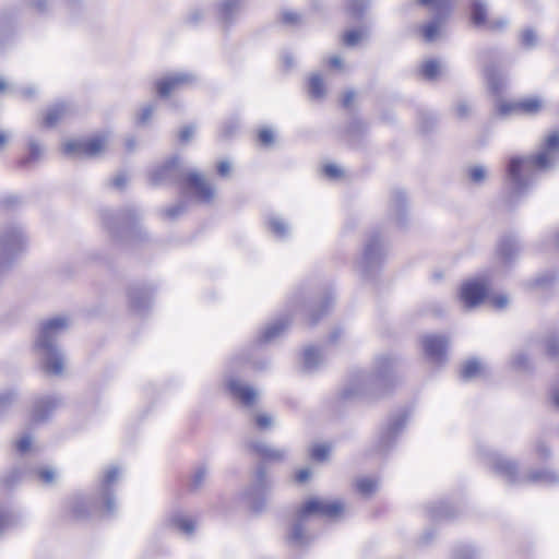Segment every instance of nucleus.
<instances>
[{"instance_id": "nucleus-31", "label": "nucleus", "mask_w": 559, "mask_h": 559, "mask_svg": "<svg viewBox=\"0 0 559 559\" xmlns=\"http://www.w3.org/2000/svg\"><path fill=\"white\" fill-rule=\"evenodd\" d=\"M169 524L186 536H191L195 530L194 521L181 512L174 513L169 518Z\"/></svg>"}, {"instance_id": "nucleus-13", "label": "nucleus", "mask_w": 559, "mask_h": 559, "mask_svg": "<svg viewBox=\"0 0 559 559\" xmlns=\"http://www.w3.org/2000/svg\"><path fill=\"white\" fill-rule=\"evenodd\" d=\"M107 147V138L103 135L86 140H70L63 144V152L73 158H93L99 156Z\"/></svg>"}, {"instance_id": "nucleus-6", "label": "nucleus", "mask_w": 559, "mask_h": 559, "mask_svg": "<svg viewBox=\"0 0 559 559\" xmlns=\"http://www.w3.org/2000/svg\"><path fill=\"white\" fill-rule=\"evenodd\" d=\"M487 463L491 469L508 484L544 486L559 484V473L555 469H532L525 474H521L515 461L497 452L487 454Z\"/></svg>"}, {"instance_id": "nucleus-59", "label": "nucleus", "mask_w": 559, "mask_h": 559, "mask_svg": "<svg viewBox=\"0 0 559 559\" xmlns=\"http://www.w3.org/2000/svg\"><path fill=\"white\" fill-rule=\"evenodd\" d=\"M357 97V92L354 88L345 90L341 95V105H352Z\"/></svg>"}, {"instance_id": "nucleus-28", "label": "nucleus", "mask_w": 559, "mask_h": 559, "mask_svg": "<svg viewBox=\"0 0 559 559\" xmlns=\"http://www.w3.org/2000/svg\"><path fill=\"white\" fill-rule=\"evenodd\" d=\"M323 362V355L314 346H307L302 353V368L307 372L317 370Z\"/></svg>"}, {"instance_id": "nucleus-18", "label": "nucleus", "mask_w": 559, "mask_h": 559, "mask_svg": "<svg viewBox=\"0 0 559 559\" xmlns=\"http://www.w3.org/2000/svg\"><path fill=\"white\" fill-rule=\"evenodd\" d=\"M487 293V284L484 281L473 280L463 284L460 298L466 309H472L484 300Z\"/></svg>"}, {"instance_id": "nucleus-5", "label": "nucleus", "mask_w": 559, "mask_h": 559, "mask_svg": "<svg viewBox=\"0 0 559 559\" xmlns=\"http://www.w3.org/2000/svg\"><path fill=\"white\" fill-rule=\"evenodd\" d=\"M396 360L390 356H379L371 372L356 371L352 373L342 390L344 400H355L366 395L381 393L390 382Z\"/></svg>"}, {"instance_id": "nucleus-54", "label": "nucleus", "mask_w": 559, "mask_h": 559, "mask_svg": "<svg viewBox=\"0 0 559 559\" xmlns=\"http://www.w3.org/2000/svg\"><path fill=\"white\" fill-rule=\"evenodd\" d=\"M26 4L38 13H47L50 9L49 0H26Z\"/></svg>"}, {"instance_id": "nucleus-21", "label": "nucleus", "mask_w": 559, "mask_h": 559, "mask_svg": "<svg viewBox=\"0 0 559 559\" xmlns=\"http://www.w3.org/2000/svg\"><path fill=\"white\" fill-rule=\"evenodd\" d=\"M227 386L230 394L245 406H252L259 397L257 389L239 379H228Z\"/></svg>"}, {"instance_id": "nucleus-60", "label": "nucleus", "mask_w": 559, "mask_h": 559, "mask_svg": "<svg viewBox=\"0 0 559 559\" xmlns=\"http://www.w3.org/2000/svg\"><path fill=\"white\" fill-rule=\"evenodd\" d=\"M259 141L261 142V144H263L265 146H270L271 144H273V142H274L273 131L267 128L262 129L259 132Z\"/></svg>"}, {"instance_id": "nucleus-40", "label": "nucleus", "mask_w": 559, "mask_h": 559, "mask_svg": "<svg viewBox=\"0 0 559 559\" xmlns=\"http://www.w3.org/2000/svg\"><path fill=\"white\" fill-rule=\"evenodd\" d=\"M17 393L13 389L0 391V418H2L11 406L16 402Z\"/></svg>"}, {"instance_id": "nucleus-58", "label": "nucleus", "mask_w": 559, "mask_h": 559, "mask_svg": "<svg viewBox=\"0 0 559 559\" xmlns=\"http://www.w3.org/2000/svg\"><path fill=\"white\" fill-rule=\"evenodd\" d=\"M454 559H478V554L473 548H463L455 552Z\"/></svg>"}, {"instance_id": "nucleus-12", "label": "nucleus", "mask_w": 559, "mask_h": 559, "mask_svg": "<svg viewBox=\"0 0 559 559\" xmlns=\"http://www.w3.org/2000/svg\"><path fill=\"white\" fill-rule=\"evenodd\" d=\"M418 2L423 5L429 7L433 12L432 20L420 27L425 41L432 43L437 39L441 25L451 12L450 0H418Z\"/></svg>"}, {"instance_id": "nucleus-41", "label": "nucleus", "mask_w": 559, "mask_h": 559, "mask_svg": "<svg viewBox=\"0 0 559 559\" xmlns=\"http://www.w3.org/2000/svg\"><path fill=\"white\" fill-rule=\"evenodd\" d=\"M378 480L370 477H362L356 481L357 490L364 496H370L378 489Z\"/></svg>"}, {"instance_id": "nucleus-55", "label": "nucleus", "mask_w": 559, "mask_h": 559, "mask_svg": "<svg viewBox=\"0 0 559 559\" xmlns=\"http://www.w3.org/2000/svg\"><path fill=\"white\" fill-rule=\"evenodd\" d=\"M546 350L551 357L559 356V337L551 336L546 340Z\"/></svg>"}, {"instance_id": "nucleus-43", "label": "nucleus", "mask_w": 559, "mask_h": 559, "mask_svg": "<svg viewBox=\"0 0 559 559\" xmlns=\"http://www.w3.org/2000/svg\"><path fill=\"white\" fill-rule=\"evenodd\" d=\"M488 171L483 165H472L467 168V177L473 183H481L486 180Z\"/></svg>"}, {"instance_id": "nucleus-25", "label": "nucleus", "mask_w": 559, "mask_h": 559, "mask_svg": "<svg viewBox=\"0 0 559 559\" xmlns=\"http://www.w3.org/2000/svg\"><path fill=\"white\" fill-rule=\"evenodd\" d=\"M308 96L312 100H322L326 95L324 78L319 72H312L308 75L305 85Z\"/></svg>"}, {"instance_id": "nucleus-44", "label": "nucleus", "mask_w": 559, "mask_h": 559, "mask_svg": "<svg viewBox=\"0 0 559 559\" xmlns=\"http://www.w3.org/2000/svg\"><path fill=\"white\" fill-rule=\"evenodd\" d=\"M520 43L525 49H533L538 44V35L533 28H525L520 35Z\"/></svg>"}, {"instance_id": "nucleus-1", "label": "nucleus", "mask_w": 559, "mask_h": 559, "mask_svg": "<svg viewBox=\"0 0 559 559\" xmlns=\"http://www.w3.org/2000/svg\"><path fill=\"white\" fill-rule=\"evenodd\" d=\"M559 162V134L551 133L535 155L512 157L508 165V181L513 197L523 195L542 171L554 168Z\"/></svg>"}, {"instance_id": "nucleus-20", "label": "nucleus", "mask_w": 559, "mask_h": 559, "mask_svg": "<svg viewBox=\"0 0 559 559\" xmlns=\"http://www.w3.org/2000/svg\"><path fill=\"white\" fill-rule=\"evenodd\" d=\"M62 405V400L56 395H45L35 400L32 409V419L36 423L44 421Z\"/></svg>"}, {"instance_id": "nucleus-52", "label": "nucleus", "mask_w": 559, "mask_h": 559, "mask_svg": "<svg viewBox=\"0 0 559 559\" xmlns=\"http://www.w3.org/2000/svg\"><path fill=\"white\" fill-rule=\"evenodd\" d=\"M14 523V515L9 511L0 510V536Z\"/></svg>"}, {"instance_id": "nucleus-9", "label": "nucleus", "mask_w": 559, "mask_h": 559, "mask_svg": "<svg viewBox=\"0 0 559 559\" xmlns=\"http://www.w3.org/2000/svg\"><path fill=\"white\" fill-rule=\"evenodd\" d=\"M26 245L27 237L21 226L9 224L0 227V272L13 264Z\"/></svg>"}, {"instance_id": "nucleus-7", "label": "nucleus", "mask_w": 559, "mask_h": 559, "mask_svg": "<svg viewBox=\"0 0 559 559\" xmlns=\"http://www.w3.org/2000/svg\"><path fill=\"white\" fill-rule=\"evenodd\" d=\"M345 511V504L338 500L310 499L298 511L295 522L288 533V542L296 547L308 545L311 536L306 532V522L310 516L321 515L330 519L341 516Z\"/></svg>"}, {"instance_id": "nucleus-63", "label": "nucleus", "mask_w": 559, "mask_h": 559, "mask_svg": "<svg viewBox=\"0 0 559 559\" xmlns=\"http://www.w3.org/2000/svg\"><path fill=\"white\" fill-rule=\"evenodd\" d=\"M15 85L9 83L3 76H0V95H14Z\"/></svg>"}, {"instance_id": "nucleus-22", "label": "nucleus", "mask_w": 559, "mask_h": 559, "mask_svg": "<svg viewBox=\"0 0 559 559\" xmlns=\"http://www.w3.org/2000/svg\"><path fill=\"white\" fill-rule=\"evenodd\" d=\"M540 107H496L493 117L500 121H514L534 118Z\"/></svg>"}, {"instance_id": "nucleus-30", "label": "nucleus", "mask_w": 559, "mask_h": 559, "mask_svg": "<svg viewBox=\"0 0 559 559\" xmlns=\"http://www.w3.org/2000/svg\"><path fill=\"white\" fill-rule=\"evenodd\" d=\"M14 13L12 10L3 9L0 11V50L3 44L8 41L13 32Z\"/></svg>"}, {"instance_id": "nucleus-4", "label": "nucleus", "mask_w": 559, "mask_h": 559, "mask_svg": "<svg viewBox=\"0 0 559 559\" xmlns=\"http://www.w3.org/2000/svg\"><path fill=\"white\" fill-rule=\"evenodd\" d=\"M151 180L155 185L173 182L192 191L199 201L209 203L215 198V187L209 182L204 175L188 168L179 158L175 157L165 165L156 168Z\"/></svg>"}, {"instance_id": "nucleus-33", "label": "nucleus", "mask_w": 559, "mask_h": 559, "mask_svg": "<svg viewBox=\"0 0 559 559\" xmlns=\"http://www.w3.org/2000/svg\"><path fill=\"white\" fill-rule=\"evenodd\" d=\"M129 299L131 308L138 312L145 310L151 302V296L148 292L143 288L130 289Z\"/></svg>"}, {"instance_id": "nucleus-37", "label": "nucleus", "mask_w": 559, "mask_h": 559, "mask_svg": "<svg viewBox=\"0 0 559 559\" xmlns=\"http://www.w3.org/2000/svg\"><path fill=\"white\" fill-rule=\"evenodd\" d=\"M510 365L514 370L526 371L531 368L528 354L524 349L514 352L510 357Z\"/></svg>"}, {"instance_id": "nucleus-61", "label": "nucleus", "mask_w": 559, "mask_h": 559, "mask_svg": "<svg viewBox=\"0 0 559 559\" xmlns=\"http://www.w3.org/2000/svg\"><path fill=\"white\" fill-rule=\"evenodd\" d=\"M32 447V438L28 435L23 436L16 442V449L20 453H25L31 450Z\"/></svg>"}, {"instance_id": "nucleus-11", "label": "nucleus", "mask_w": 559, "mask_h": 559, "mask_svg": "<svg viewBox=\"0 0 559 559\" xmlns=\"http://www.w3.org/2000/svg\"><path fill=\"white\" fill-rule=\"evenodd\" d=\"M385 246L379 235L370 236L358 261V269L364 276H371L385 257Z\"/></svg>"}, {"instance_id": "nucleus-14", "label": "nucleus", "mask_w": 559, "mask_h": 559, "mask_svg": "<svg viewBox=\"0 0 559 559\" xmlns=\"http://www.w3.org/2000/svg\"><path fill=\"white\" fill-rule=\"evenodd\" d=\"M407 423L405 414H397L391 417L385 427L380 431L377 440V449L379 452L388 451L395 442L400 433L403 431Z\"/></svg>"}, {"instance_id": "nucleus-51", "label": "nucleus", "mask_w": 559, "mask_h": 559, "mask_svg": "<svg viewBox=\"0 0 559 559\" xmlns=\"http://www.w3.org/2000/svg\"><path fill=\"white\" fill-rule=\"evenodd\" d=\"M37 475L39 479L46 485H51L56 480V472L51 467H43L38 469Z\"/></svg>"}, {"instance_id": "nucleus-64", "label": "nucleus", "mask_w": 559, "mask_h": 559, "mask_svg": "<svg viewBox=\"0 0 559 559\" xmlns=\"http://www.w3.org/2000/svg\"><path fill=\"white\" fill-rule=\"evenodd\" d=\"M28 150L31 157L34 159L38 158L44 152L43 146L36 141H31L28 143Z\"/></svg>"}, {"instance_id": "nucleus-57", "label": "nucleus", "mask_w": 559, "mask_h": 559, "mask_svg": "<svg viewBox=\"0 0 559 559\" xmlns=\"http://www.w3.org/2000/svg\"><path fill=\"white\" fill-rule=\"evenodd\" d=\"M194 133H195V126H193V124L185 126L179 132V140L182 143H187L193 138Z\"/></svg>"}, {"instance_id": "nucleus-15", "label": "nucleus", "mask_w": 559, "mask_h": 559, "mask_svg": "<svg viewBox=\"0 0 559 559\" xmlns=\"http://www.w3.org/2000/svg\"><path fill=\"white\" fill-rule=\"evenodd\" d=\"M271 488L270 480L263 467H259L255 474L254 484L247 491V499L250 507L254 511H261L264 502L266 503L267 495Z\"/></svg>"}, {"instance_id": "nucleus-27", "label": "nucleus", "mask_w": 559, "mask_h": 559, "mask_svg": "<svg viewBox=\"0 0 559 559\" xmlns=\"http://www.w3.org/2000/svg\"><path fill=\"white\" fill-rule=\"evenodd\" d=\"M391 215L397 224L403 225L406 215V197L402 191H394L390 203Z\"/></svg>"}, {"instance_id": "nucleus-46", "label": "nucleus", "mask_w": 559, "mask_h": 559, "mask_svg": "<svg viewBox=\"0 0 559 559\" xmlns=\"http://www.w3.org/2000/svg\"><path fill=\"white\" fill-rule=\"evenodd\" d=\"M38 94H39V88L35 84H29V85L21 86V87L15 86L14 95H21L23 100H25V102L36 100Z\"/></svg>"}, {"instance_id": "nucleus-49", "label": "nucleus", "mask_w": 559, "mask_h": 559, "mask_svg": "<svg viewBox=\"0 0 559 559\" xmlns=\"http://www.w3.org/2000/svg\"><path fill=\"white\" fill-rule=\"evenodd\" d=\"M330 451L328 444H317L312 448L311 456L317 461H324L329 457Z\"/></svg>"}, {"instance_id": "nucleus-39", "label": "nucleus", "mask_w": 559, "mask_h": 559, "mask_svg": "<svg viewBox=\"0 0 559 559\" xmlns=\"http://www.w3.org/2000/svg\"><path fill=\"white\" fill-rule=\"evenodd\" d=\"M483 371V366L479 360L477 359H471L467 360L461 369V377L464 380H472L476 377L480 376Z\"/></svg>"}, {"instance_id": "nucleus-19", "label": "nucleus", "mask_w": 559, "mask_h": 559, "mask_svg": "<svg viewBox=\"0 0 559 559\" xmlns=\"http://www.w3.org/2000/svg\"><path fill=\"white\" fill-rule=\"evenodd\" d=\"M75 117L74 107H49L41 114V126L47 129L56 128L72 121Z\"/></svg>"}, {"instance_id": "nucleus-23", "label": "nucleus", "mask_w": 559, "mask_h": 559, "mask_svg": "<svg viewBox=\"0 0 559 559\" xmlns=\"http://www.w3.org/2000/svg\"><path fill=\"white\" fill-rule=\"evenodd\" d=\"M520 246L514 237L508 236L500 240L497 248V262L502 266L510 265L518 258Z\"/></svg>"}, {"instance_id": "nucleus-16", "label": "nucleus", "mask_w": 559, "mask_h": 559, "mask_svg": "<svg viewBox=\"0 0 559 559\" xmlns=\"http://www.w3.org/2000/svg\"><path fill=\"white\" fill-rule=\"evenodd\" d=\"M245 0H219L212 5L215 17L223 28L234 25L239 16Z\"/></svg>"}, {"instance_id": "nucleus-48", "label": "nucleus", "mask_w": 559, "mask_h": 559, "mask_svg": "<svg viewBox=\"0 0 559 559\" xmlns=\"http://www.w3.org/2000/svg\"><path fill=\"white\" fill-rule=\"evenodd\" d=\"M154 107H143L135 116V124L139 127L147 126L154 117Z\"/></svg>"}, {"instance_id": "nucleus-38", "label": "nucleus", "mask_w": 559, "mask_h": 559, "mask_svg": "<svg viewBox=\"0 0 559 559\" xmlns=\"http://www.w3.org/2000/svg\"><path fill=\"white\" fill-rule=\"evenodd\" d=\"M472 22L476 26L486 24L487 9L486 3L481 0L472 1Z\"/></svg>"}, {"instance_id": "nucleus-32", "label": "nucleus", "mask_w": 559, "mask_h": 559, "mask_svg": "<svg viewBox=\"0 0 559 559\" xmlns=\"http://www.w3.org/2000/svg\"><path fill=\"white\" fill-rule=\"evenodd\" d=\"M442 63L437 59L425 60L419 67V74L427 81H437L442 74Z\"/></svg>"}, {"instance_id": "nucleus-17", "label": "nucleus", "mask_w": 559, "mask_h": 559, "mask_svg": "<svg viewBox=\"0 0 559 559\" xmlns=\"http://www.w3.org/2000/svg\"><path fill=\"white\" fill-rule=\"evenodd\" d=\"M424 353L426 357L436 364L445 360L449 340L443 335L428 334L421 340Z\"/></svg>"}, {"instance_id": "nucleus-10", "label": "nucleus", "mask_w": 559, "mask_h": 559, "mask_svg": "<svg viewBox=\"0 0 559 559\" xmlns=\"http://www.w3.org/2000/svg\"><path fill=\"white\" fill-rule=\"evenodd\" d=\"M140 213L134 209L122 211L106 210L102 213V221L108 233L118 239L132 234L138 225Z\"/></svg>"}, {"instance_id": "nucleus-3", "label": "nucleus", "mask_w": 559, "mask_h": 559, "mask_svg": "<svg viewBox=\"0 0 559 559\" xmlns=\"http://www.w3.org/2000/svg\"><path fill=\"white\" fill-rule=\"evenodd\" d=\"M66 317H55L41 323L35 341V350L43 370L52 376H61L66 366V356L57 342L69 329Z\"/></svg>"}, {"instance_id": "nucleus-29", "label": "nucleus", "mask_w": 559, "mask_h": 559, "mask_svg": "<svg viewBox=\"0 0 559 559\" xmlns=\"http://www.w3.org/2000/svg\"><path fill=\"white\" fill-rule=\"evenodd\" d=\"M289 324L288 319L276 320L265 326L260 335V341L263 343H271L280 337Z\"/></svg>"}, {"instance_id": "nucleus-47", "label": "nucleus", "mask_w": 559, "mask_h": 559, "mask_svg": "<svg viewBox=\"0 0 559 559\" xmlns=\"http://www.w3.org/2000/svg\"><path fill=\"white\" fill-rule=\"evenodd\" d=\"M282 22L288 26H297L304 23V15L296 11H284L281 16Z\"/></svg>"}, {"instance_id": "nucleus-50", "label": "nucleus", "mask_w": 559, "mask_h": 559, "mask_svg": "<svg viewBox=\"0 0 559 559\" xmlns=\"http://www.w3.org/2000/svg\"><path fill=\"white\" fill-rule=\"evenodd\" d=\"M255 425L259 429H269L273 426L274 420L271 415L266 413H259L254 416Z\"/></svg>"}, {"instance_id": "nucleus-24", "label": "nucleus", "mask_w": 559, "mask_h": 559, "mask_svg": "<svg viewBox=\"0 0 559 559\" xmlns=\"http://www.w3.org/2000/svg\"><path fill=\"white\" fill-rule=\"evenodd\" d=\"M248 447L264 461L280 462L286 456V450L274 448L262 441H250Z\"/></svg>"}, {"instance_id": "nucleus-62", "label": "nucleus", "mask_w": 559, "mask_h": 559, "mask_svg": "<svg viewBox=\"0 0 559 559\" xmlns=\"http://www.w3.org/2000/svg\"><path fill=\"white\" fill-rule=\"evenodd\" d=\"M281 61L286 70H290L296 66L295 57L290 51H283Z\"/></svg>"}, {"instance_id": "nucleus-2", "label": "nucleus", "mask_w": 559, "mask_h": 559, "mask_svg": "<svg viewBox=\"0 0 559 559\" xmlns=\"http://www.w3.org/2000/svg\"><path fill=\"white\" fill-rule=\"evenodd\" d=\"M117 466H109L100 475L93 496L75 493L69 498L67 509L75 519H86L97 512L112 514L116 510L114 487L120 477Z\"/></svg>"}, {"instance_id": "nucleus-45", "label": "nucleus", "mask_w": 559, "mask_h": 559, "mask_svg": "<svg viewBox=\"0 0 559 559\" xmlns=\"http://www.w3.org/2000/svg\"><path fill=\"white\" fill-rule=\"evenodd\" d=\"M209 469L205 466L198 467L191 479V489L199 490L202 488L209 478Z\"/></svg>"}, {"instance_id": "nucleus-42", "label": "nucleus", "mask_w": 559, "mask_h": 559, "mask_svg": "<svg viewBox=\"0 0 559 559\" xmlns=\"http://www.w3.org/2000/svg\"><path fill=\"white\" fill-rule=\"evenodd\" d=\"M369 5L368 0H347L346 8L349 14L355 19L362 17Z\"/></svg>"}, {"instance_id": "nucleus-56", "label": "nucleus", "mask_w": 559, "mask_h": 559, "mask_svg": "<svg viewBox=\"0 0 559 559\" xmlns=\"http://www.w3.org/2000/svg\"><path fill=\"white\" fill-rule=\"evenodd\" d=\"M534 452L535 454L544 460L550 456V449L549 447L542 440H538L534 445Z\"/></svg>"}, {"instance_id": "nucleus-26", "label": "nucleus", "mask_w": 559, "mask_h": 559, "mask_svg": "<svg viewBox=\"0 0 559 559\" xmlns=\"http://www.w3.org/2000/svg\"><path fill=\"white\" fill-rule=\"evenodd\" d=\"M485 78L489 91L497 97H500L504 87V79L498 69L492 64H485Z\"/></svg>"}, {"instance_id": "nucleus-36", "label": "nucleus", "mask_w": 559, "mask_h": 559, "mask_svg": "<svg viewBox=\"0 0 559 559\" xmlns=\"http://www.w3.org/2000/svg\"><path fill=\"white\" fill-rule=\"evenodd\" d=\"M212 11V4H199L191 8L186 15V23L191 26H197L205 20Z\"/></svg>"}, {"instance_id": "nucleus-53", "label": "nucleus", "mask_w": 559, "mask_h": 559, "mask_svg": "<svg viewBox=\"0 0 559 559\" xmlns=\"http://www.w3.org/2000/svg\"><path fill=\"white\" fill-rule=\"evenodd\" d=\"M323 174L330 179H337L344 171L338 165L329 163L323 166Z\"/></svg>"}, {"instance_id": "nucleus-35", "label": "nucleus", "mask_w": 559, "mask_h": 559, "mask_svg": "<svg viewBox=\"0 0 559 559\" xmlns=\"http://www.w3.org/2000/svg\"><path fill=\"white\" fill-rule=\"evenodd\" d=\"M370 36V31L367 27L352 28L344 33L343 44L346 47L353 48L361 41L367 40Z\"/></svg>"}, {"instance_id": "nucleus-8", "label": "nucleus", "mask_w": 559, "mask_h": 559, "mask_svg": "<svg viewBox=\"0 0 559 559\" xmlns=\"http://www.w3.org/2000/svg\"><path fill=\"white\" fill-rule=\"evenodd\" d=\"M195 72L177 70L165 72L151 81L150 92L160 100H168L173 95L198 82Z\"/></svg>"}, {"instance_id": "nucleus-34", "label": "nucleus", "mask_w": 559, "mask_h": 559, "mask_svg": "<svg viewBox=\"0 0 559 559\" xmlns=\"http://www.w3.org/2000/svg\"><path fill=\"white\" fill-rule=\"evenodd\" d=\"M267 226L270 231L278 239H285L290 235L289 225L276 214H272L267 218Z\"/></svg>"}]
</instances>
